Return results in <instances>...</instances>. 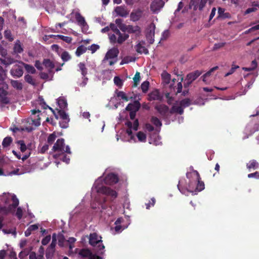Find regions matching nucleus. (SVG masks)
I'll return each mask as SVG.
<instances>
[{"label":"nucleus","mask_w":259,"mask_h":259,"mask_svg":"<svg viewBox=\"0 0 259 259\" xmlns=\"http://www.w3.org/2000/svg\"><path fill=\"white\" fill-rule=\"evenodd\" d=\"M35 66L38 69H39V70L42 69V67L41 66V64L39 61H37L35 62Z\"/></svg>","instance_id":"nucleus-46"},{"label":"nucleus","mask_w":259,"mask_h":259,"mask_svg":"<svg viewBox=\"0 0 259 259\" xmlns=\"http://www.w3.org/2000/svg\"><path fill=\"white\" fill-rule=\"evenodd\" d=\"M78 66L82 75L84 77L87 73V69L86 68L85 65L82 63H80Z\"/></svg>","instance_id":"nucleus-22"},{"label":"nucleus","mask_w":259,"mask_h":259,"mask_svg":"<svg viewBox=\"0 0 259 259\" xmlns=\"http://www.w3.org/2000/svg\"><path fill=\"white\" fill-rule=\"evenodd\" d=\"M40 111L38 109H33L31 110V112L32 114H35L39 112Z\"/></svg>","instance_id":"nucleus-52"},{"label":"nucleus","mask_w":259,"mask_h":259,"mask_svg":"<svg viewBox=\"0 0 259 259\" xmlns=\"http://www.w3.org/2000/svg\"><path fill=\"white\" fill-rule=\"evenodd\" d=\"M57 239L58 240L59 245L61 247L64 246V243L66 241L64 235L63 234H59Z\"/></svg>","instance_id":"nucleus-23"},{"label":"nucleus","mask_w":259,"mask_h":259,"mask_svg":"<svg viewBox=\"0 0 259 259\" xmlns=\"http://www.w3.org/2000/svg\"><path fill=\"white\" fill-rule=\"evenodd\" d=\"M79 255L83 257H89V259H102V257L93 254L88 249H82L79 250Z\"/></svg>","instance_id":"nucleus-6"},{"label":"nucleus","mask_w":259,"mask_h":259,"mask_svg":"<svg viewBox=\"0 0 259 259\" xmlns=\"http://www.w3.org/2000/svg\"><path fill=\"white\" fill-rule=\"evenodd\" d=\"M102 180L96 181L92 190L91 197L95 201L100 202L99 195L101 194H106L109 196H113V191L109 188L100 185L99 183Z\"/></svg>","instance_id":"nucleus-1"},{"label":"nucleus","mask_w":259,"mask_h":259,"mask_svg":"<svg viewBox=\"0 0 259 259\" xmlns=\"http://www.w3.org/2000/svg\"><path fill=\"white\" fill-rule=\"evenodd\" d=\"M51 235H48L46 236L42 240H41V243L44 245H47L51 240Z\"/></svg>","instance_id":"nucleus-36"},{"label":"nucleus","mask_w":259,"mask_h":259,"mask_svg":"<svg viewBox=\"0 0 259 259\" xmlns=\"http://www.w3.org/2000/svg\"><path fill=\"white\" fill-rule=\"evenodd\" d=\"M75 17L78 22V24L82 27V29H86L88 27V25L84 17H83L78 12H76L75 13Z\"/></svg>","instance_id":"nucleus-9"},{"label":"nucleus","mask_w":259,"mask_h":259,"mask_svg":"<svg viewBox=\"0 0 259 259\" xmlns=\"http://www.w3.org/2000/svg\"><path fill=\"white\" fill-rule=\"evenodd\" d=\"M16 215L17 218L20 220L22 218L23 215V211L22 208L20 207L17 208V211L16 213Z\"/></svg>","instance_id":"nucleus-37"},{"label":"nucleus","mask_w":259,"mask_h":259,"mask_svg":"<svg viewBox=\"0 0 259 259\" xmlns=\"http://www.w3.org/2000/svg\"><path fill=\"white\" fill-rule=\"evenodd\" d=\"M99 46L98 45L93 44L90 46L88 49L91 50L92 53H94L98 49H99Z\"/></svg>","instance_id":"nucleus-39"},{"label":"nucleus","mask_w":259,"mask_h":259,"mask_svg":"<svg viewBox=\"0 0 259 259\" xmlns=\"http://www.w3.org/2000/svg\"><path fill=\"white\" fill-rule=\"evenodd\" d=\"M58 25L60 27H62V26L63 25V24H62V23H59Z\"/></svg>","instance_id":"nucleus-63"},{"label":"nucleus","mask_w":259,"mask_h":259,"mask_svg":"<svg viewBox=\"0 0 259 259\" xmlns=\"http://www.w3.org/2000/svg\"><path fill=\"white\" fill-rule=\"evenodd\" d=\"M13 153L18 159L21 158V156L19 154H18L15 151L13 150Z\"/></svg>","instance_id":"nucleus-53"},{"label":"nucleus","mask_w":259,"mask_h":259,"mask_svg":"<svg viewBox=\"0 0 259 259\" xmlns=\"http://www.w3.org/2000/svg\"><path fill=\"white\" fill-rule=\"evenodd\" d=\"M4 199L6 204L9 203L10 199H11L12 202L7 207L0 206V215H5L8 213H13L15 208L19 205V202L18 199L16 197V196L14 194L12 195H10V194L7 195L5 194Z\"/></svg>","instance_id":"nucleus-2"},{"label":"nucleus","mask_w":259,"mask_h":259,"mask_svg":"<svg viewBox=\"0 0 259 259\" xmlns=\"http://www.w3.org/2000/svg\"><path fill=\"white\" fill-rule=\"evenodd\" d=\"M110 30H113V24L111 23L109 26H106L101 30L103 33L109 32Z\"/></svg>","instance_id":"nucleus-34"},{"label":"nucleus","mask_w":259,"mask_h":259,"mask_svg":"<svg viewBox=\"0 0 259 259\" xmlns=\"http://www.w3.org/2000/svg\"><path fill=\"white\" fill-rule=\"evenodd\" d=\"M30 152H29L28 153H27L26 154H25L24 156H23V157L21 158V159L23 160V161H24L26 159H27L29 156H30Z\"/></svg>","instance_id":"nucleus-48"},{"label":"nucleus","mask_w":259,"mask_h":259,"mask_svg":"<svg viewBox=\"0 0 259 259\" xmlns=\"http://www.w3.org/2000/svg\"><path fill=\"white\" fill-rule=\"evenodd\" d=\"M56 138V136L54 134H51L48 138V142L52 144Z\"/></svg>","instance_id":"nucleus-38"},{"label":"nucleus","mask_w":259,"mask_h":259,"mask_svg":"<svg viewBox=\"0 0 259 259\" xmlns=\"http://www.w3.org/2000/svg\"><path fill=\"white\" fill-rule=\"evenodd\" d=\"M38 228V225L37 224H34L30 226L25 232V236L28 237L31 234L32 231L37 230Z\"/></svg>","instance_id":"nucleus-11"},{"label":"nucleus","mask_w":259,"mask_h":259,"mask_svg":"<svg viewBox=\"0 0 259 259\" xmlns=\"http://www.w3.org/2000/svg\"><path fill=\"white\" fill-rule=\"evenodd\" d=\"M57 37L61 39L62 40L65 41L66 42L70 43L72 40V38L70 37L64 36L62 35H57L56 36Z\"/></svg>","instance_id":"nucleus-30"},{"label":"nucleus","mask_w":259,"mask_h":259,"mask_svg":"<svg viewBox=\"0 0 259 259\" xmlns=\"http://www.w3.org/2000/svg\"><path fill=\"white\" fill-rule=\"evenodd\" d=\"M22 252H24V254H26V256L29 253L28 251L25 250L22 251Z\"/></svg>","instance_id":"nucleus-58"},{"label":"nucleus","mask_w":259,"mask_h":259,"mask_svg":"<svg viewBox=\"0 0 259 259\" xmlns=\"http://www.w3.org/2000/svg\"><path fill=\"white\" fill-rule=\"evenodd\" d=\"M1 62L4 65H9L14 63L15 62V60L11 58H7L5 59H2Z\"/></svg>","instance_id":"nucleus-25"},{"label":"nucleus","mask_w":259,"mask_h":259,"mask_svg":"<svg viewBox=\"0 0 259 259\" xmlns=\"http://www.w3.org/2000/svg\"><path fill=\"white\" fill-rule=\"evenodd\" d=\"M113 64V49L109 50L106 54L102 62L103 67H107Z\"/></svg>","instance_id":"nucleus-4"},{"label":"nucleus","mask_w":259,"mask_h":259,"mask_svg":"<svg viewBox=\"0 0 259 259\" xmlns=\"http://www.w3.org/2000/svg\"><path fill=\"white\" fill-rule=\"evenodd\" d=\"M12 141V139L11 137H6L4 139L2 145L4 147H7L10 145Z\"/></svg>","instance_id":"nucleus-27"},{"label":"nucleus","mask_w":259,"mask_h":259,"mask_svg":"<svg viewBox=\"0 0 259 259\" xmlns=\"http://www.w3.org/2000/svg\"><path fill=\"white\" fill-rule=\"evenodd\" d=\"M25 256H26V254H24V252H22V251L20 252V253L19 254V257L20 258H22Z\"/></svg>","instance_id":"nucleus-51"},{"label":"nucleus","mask_w":259,"mask_h":259,"mask_svg":"<svg viewBox=\"0 0 259 259\" xmlns=\"http://www.w3.org/2000/svg\"><path fill=\"white\" fill-rule=\"evenodd\" d=\"M13 50L15 53H21L23 51V50L20 45V42L19 40L16 41Z\"/></svg>","instance_id":"nucleus-15"},{"label":"nucleus","mask_w":259,"mask_h":259,"mask_svg":"<svg viewBox=\"0 0 259 259\" xmlns=\"http://www.w3.org/2000/svg\"><path fill=\"white\" fill-rule=\"evenodd\" d=\"M4 21V19L2 17H0V26H1V27H3Z\"/></svg>","instance_id":"nucleus-54"},{"label":"nucleus","mask_w":259,"mask_h":259,"mask_svg":"<svg viewBox=\"0 0 259 259\" xmlns=\"http://www.w3.org/2000/svg\"><path fill=\"white\" fill-rule=\"evenodd\" d=\"M21 64L22 65H24L26 70L28 72L32 73V74H33L35 72V69L32 65L24 64V63H22Z\"/></svg>","instance_id":"nucleus-19"},{"label":"nucleus","mask_w":259,"mask_h":259,"mask_svg":"<svg viewBox=\"0 0 259 259\" xmlns=\"http://www.w3.org/2000/svg\"><path fill=\"white\" fill-rule=\"evenodd\" d=\"M8 89L4 86L0 87V102L3 104H7L10 102L9 99L7 97Z\"/></svg>","instance_id":"nucleus-7"},{"label":"nucleus","mask_w":259,"mask_h":259,"mask_svg":"<svg viewBox=\"0 0 259 259\" xmlns=\"http://www.w3.org/2000/svg\"><path fill=\"white\" fill-rule=\"evenodd\" d=\"M4 175V172H3V170H2V169L0 168V176L1 175Z\"/></svg>","instance_id":"nucleus-60"},{"label":"nucleus","mask_w":259,"mask_h":259,"mask_svg":"<svg viewBox=\"0 0 259 259\" xmlns=\"http://www.w3.org/2000/svg\"><path fill=\"white\" fill-rule=\"evenodd\" d=\"M19 169H17L16 170H15L13 171V174H15V175H21V174H23L24 172H19Z\"/></svg>","instance_id":"nucleus-49"},{"label":"nucleus","mask_w":259,"mask_h":259,"mask_svg":"<svg viewBox=\"0 0 259 259\" xmlns=\"http://www.w3.org/2000/svg\"><path fill=\"white\" fill-rule=\"evenodd\" d=\"M66 241L69 243V248L71 249L73 247L72 244H73L76 241V239L74 237H70Z\"/></svg>","instance_id":"nucleus-40"},{"label":"nucleus","mask_w":259,"mask_h":259,"mask_svg":"<svg viewBox=\"0 0 259 259\" xmlns=\"http://www.w3.org/2000/svg\"><path fill=\"white\" fill-rule=\"evenodd\" d=\"M55 249L49 246L46 250V256L47 258H51L54 255Z\"/></svg>","instance_id":"nucleus-16"},{"label":"nucleus","mask_w":259,"mask_h":259,"mask_svg":"<svg viewBox=\"0 0 259 259\" xmlns=\"http://www.w3.org/2000/svg\"><path fill=\"white\" fill-rule=\"evenodd\" d=\"M90 244L95 248L96 251L99 254H102L104 252V246L102 244L101 237L97 233L91 234L89 237Z\"/></svg>","instance_id":"nucleus-3"},{"label":"nucleus","mask_w":259,"mask_h":259,"mask_svg":"<svg viewBox=\"0 0 259 259\" xmlns=\"http://www.w3.org/2000/svg\"><path fill=\"white\" fill-rule=\"evenodd\" d=\"M18 130H19L18 128L16 127V128H14L13 131L14 132H16V131H17Z\"/></svg>","instance_id":"nucleus-62"},{"label":"nucleus","mask_w":259,"mask_h":259,"mask_svg":"<svg viewBox=\"0 0 259 259\" xmlns=\"http://www.w3.org/2000/svg\"><path fill=\"white\" fill-rule=\"evenodd\" d=\"M109 38L111 42L113 41V34L110 35V34H109Z\"/></svg>","instance_id":"nucleus-55"},{"label":"nucleus","mask_w":259,"mask_h":259,"mask_svg":"<svg viewBox=\"0 0 259 259\" xmlns=\"http://www.w3.org/2000/svg\"><path fill=\"white\" fill-rule=\"evenodd\" d=\"M102 1L103 4L104 5H106L108 4L109 0H102Z\"/></svg>","instance_id":"nucleus-56"},{"label":"nucleus","mask_w":259,"mask_h":259,"mask_svg":"<svg viewBox=\"0 0 259 259\" xmlns=\"http://www.w3.org/2000/svg\"><path fill=\"white\" fill-rule=\"evenodd\" d=\"M87 51V48L83 46L78 47L76 51L75 54L77 56H80Z\"/></svg>","instance_id":"nucleus-18"},{"label":"nucleus","mask_w":259,"mask_h":259,"mask_svg":"<svg viewBox=\"0 0 259 259\" xmlns=\"http://www.w3.org/2000/svg\"><path fill=\"white\" fill-rule=\"evenodd\" d=\"M18 143L20 146V150L21 152H25L27 149V147L24 143V142L23 141L20 140L18 142Z\"/></svg>","instance_id":"nucleus-35"},{"label":"nucleus","mask_w":259,"mask_h":259,"mask_svg":"<svg viewBox=\"0 0 259 259\" xmlns=\"http://www.w3.org/2000/svg\"><path fill=\"white\" fill-rule=\"evenodd\" d=\"M4 35L6 38L8 39L9 41H12L13 40V37L12 36L11 32L9 30H6L5 31Z\"/></svg>","instance_id":"nucleus-31"},{"label":"nucleus","mask_w":259,"mask_h":259,"mask_svg":"<svg viewBox=\"0 0 259 259\" xmlns=\"http://www.w3.org/2000/svg\"><path fill=\"white\" fill-rule=\"evenodd\" d=\"M6 255V252L5 250H1L0 251V259H4Z\"/></svg>","instance_id":"nucleus-44"},{"label":"nucleus","mask_w":259,"mask_h":259,"mask_svg":"<svg viewBox=\"0 0 259 259\" xmlns=\"http://www.w3.org/2000/svg\"><path fill=\"white\" fill-rule=\"evenodd\" d=\"M39 251L40 252V254L43 255V248L42 247H40Z\"/></svg>","instance_id":"nucleus-57"},{"label":"nucleus","mask_w":259,"mask_h":259,"mask_svg":"<svg viewBox=\"0 0 259 259\" xmlns=\"http://www.w3.org/2000/svg\"><path fill=\"white\" fill-rule=\"evenodd\" d=\"M88 78L87 77H84L82 81L80 83V86L84 87L87 83Z\"/></svg>","instance_id":"nucleus-43"},{"label":"nucleus","mask_w":259,"mask_h":259,"mask_svg":"<svg viewBox=\"0 0 259 259\" xmlns=\"http://www.w3.org/2000/svg\"><path fill=\"white\" fill-rule=\"evenodd\" d=\"M103 79L110 80L112 77V70H105L103 72Z\"/></svg>","instance_id":"nucleus-20"},{"label":"nucleus","mask_w":259,"mask_h":259,"mask_svg":"<svg viewBox=\"0 0 259 259\" xmlns=\"http://www.w3.org/2000/svg\"><path fill=\"white\" fill-rule=\"evenodd\" d=\"M64 140L63 139H59L57 140L53 146L52 150L54 151L63 152V150H64Z\"/></svg>","instance_id":"nucleus-8"},{"label":"nucleus","mask_w":259,"mask_h":259,"mask_svg":"<svg viewBox=\"0 0 259 259\" xmlns=\"http://www.w3.org/2000/svg\"><path fill=\"white\" fill-rule=\"evenodd\" d=\"M46 232V230H41V232H42V234L45 233Z\"/></svg>","instance_id":"nucleus-64"},{"label":"nucleus","mask_w":259,"mask_h":259,"mask_svg":"<svg viewBox=\"0 0 259 259\" xmlns=\"http://www.w3.org/2000/svg\"><path fill=\"white\" fill-rule=\"evenodd\" d=\"M62 160L63 161H64L66 163L68 164L69 162L70 158H69V157H68L67 156L64 155L63 157L62 158Z\"/></svg>","instance_id":"nucleus-45"},{"label":"nucleus","mask_w":259,"mask_h":259,"mask_svg":"<svg viewBox=\"0 0 259 259\" xmlns=\"http://www.w3.org/2000/svg\"><path fill=\"white\" fill-rule=\"evenodd\" d=\"M57 239L56 235L55 234H54L52 236V241L49 246L51 247V248L55 249V246L57 243Z\"/></svg>","instance_id":"nucleus-32"},{"label":"nucleus","mask_w":259,"mask_h":259,"mask_svg":"<svg viewBox=\"0 0 259 259\" xmlns=\"http://www.w3.org/2000/svg\"><path fill=\"white\" fill-rule=\"evenodd\" d=\"M3 232L5 233V234H13L14 236H16V232L15 230H7V229H3Z\"/></svg>","instance_id":"nucleus-41"},{"label":"nucleus","mask_w":259,"mask_h":259,"mask_svg":"<svg viewBox=\"0 0 259 259\" xmlns=\"http://www.w3.org/2000/svg\"><path fill=\"white\" fill-rule=\"evenodd\" d=\"M48 149H49V145L47 144H45L41 147V149L40 150V152L41 153H44L48 150Z\"/></svg>","instance_id":"nucleus-42"},{"label":"nucleus","mask_w":259,"mask_h":259,"mask_svg":"<svg viewBox=\"0 0 259 259\" xmlns=\"http://www.w3.org/2000/svg\"><path fill=\"white\" fill-rule=\"evenodd\" d=\"M82 115L83 117L85 118H88L90 116V114L89 113V112H84Z\"/></svg>","instance_id":"nucleus-50"},{"label":"nucleus","mask_w":259,"mask_h":259,"mask_svg":"<svg viewBox=\"0 0 259 259\" xmlns=\"http://www.w3.org/2000/svg\"><path fill=\"white\" fill-rule=\"evenodd\" d=\"M58 115L62 120H68L70 119L68 115L63 110H58Z\"/></svg>","instance_id":"nucleus-17"},{"label":"nucleus","mask_w":259,"mask_h":259,"mask_svg":"<svg viewBox=\"0 0 259 259\" xmlns=\"http://www.w3.org/2000/svg\"><path fill=\"white\" fill-rule=\"evenodd\" d=\"M63 152H65L67 153H69V154H70L71 153V151H70V148L69 147V146H65L64 147V150H63Z\"/></svg>","instance_id":"nucleus-47"},{"label":"nucleus","mask_w":259,"mask_h":259,"mask_svg":"<svg viewBox=\"0 0 259 259\" xmlns=\"http://www.w3.org/2000/svg\"><path fill=\"white\" fill-rule=\"evenodd\" d=\"M70 119L68 120H62L59 122V124L60 126L62 128H66L68 126V122L69 121Z\"/></svg>","instance_id":"nucleus-33"},{"label":"nucleus","mask_w":259,"mask_h":259,"mask_svg":"<svg viewBox=\"0 0 259 259\" xmlns=\"http://www.w3.org/2000/svg\"><path fill=\"white\" fill-rule=\"evenodd\" d=\"M2 219H1L0 218V229L2 228V226H3V224H2Z\"/></svg>","instance_id":"nucleus-59"},{"label":"nucleus","mask_w":259,"mask_h":259,"mask_svg":"<svg viewBox=\"0 0 259 259\" xmlns=\"http://www.w3.org/2000/svg\"><path fill=\"white\" fill-rule=\"evenodd\" d=\"M58 104L60 108L61 109L66 108L67 105L66 100L63 98H60L58 99Z\"/></svg>","instance_id":"nucleus-21"},{"label":"nucleus","mask_w":259,"mask_h":259,"mask_svg":"<svg viewBox=\"0 0 259 259\" xmlns=\"http://www.w3.org/2000/svg\"><path fill=\"white\" fill-rule=\"evenodd\" d=\"M38 101L39 102V104L41 106V107L44 109H47V108H49L54 114L55 115V117L56 118H58V115H56L55 113V111L51 107H50L49 106H48L46 103L45 102L44 99L42 97H39L38 98Z\"/></svg>","instance_id":"nucleus-13"},{"label":"nucleus","mask_w":259,"mask_h":259,"mask_svg":"<svg viewBox=\"0 0 259 259\" xmlns=\"http://www.w3.org/2000/svg\"><path fill=\"white\" fill-rule=\"evenodd\" d=\"M11 84L14 88L17 90H21L23 88L22 83L18 80H11Z\"/></svg>","instance_id":"nucleus-14"},{"label":"nucleus","mask_w":259,"mask_h":259,"mask_svg":"<svg viewBox=\"0 0 259 259\" xmlns=\"http://www.w3.org/2000/svg\"><path fill=\"white\" fill-rule=\"evenodd\" d=\"M104 183L106 185H112L113 183V174L110 173L108 175L104 180Z\"/></svg>","instance_id":"nucleus-12"},{"label":"nucleus","mask_w":259,"mask_h":259,"mask_svg":"<svg viewBox=\"0 0 259 259\" xmlns=\"http://www.w3.org/2000/svg\"><path fill=\"white\" fill-rule=\"evenodd\" d=\"M19 20L23 22L24 21V19L23 18H22H22H19Z\"/></svg>","instance_id":"nucleus-61"},{"label":"nucleus","mask_w":259,"mask_h":259,"mask_svg":"<svg viewBox=\"0 0 259 259\" xmlns=\"http://www.w3.org/2000/svg\"><path fill=\"white\" fill-rule=\"evenodd\" d=\"M11 74L15 77H20L23 73V66L19 65H15L10 70Z\"/></svg>","instance_id":"nucleus-5"},{"label":"nucleus","mask_w":259,"mask_h":259,"mask_svg":"<svg viewBox=\"0 0 259 259\" xmlns=\"http://www.w3.org/2000/svg\"><path fill=\"white\" fill-rule=\"evenodd\" d=\"M24 78H25V81L27 82H28V83L31 84L32 85L35 84V82H34L32 77L31 75H30L29 74L26 75L24 76Z\"/></svg>","instance_id":"nucleus-29"},{"label":"nucleus","mask_w":259,"mask_h":259,"mask_svg":"<svg viewBox=\"0 0 259 259\" xmlns=\"http://www.w3.org/2000/svg\"><path fill=\"white\" fill-rule=\"evenodd\" d=\"M43 255L39 254L36 255L35 252H31L29 254V259H43Z\"/></svg>","instance_id":"nucleus-28"},{"label":"nucleus","mask_w":259,"mask_h":259,"mask_svg":"<svg viewBox=\"0 0 259 259\" xmlns=\"http://www.w3.org/2000/svg\"><path fill=\"white\" fill-rule=\"evenodd\" d=\"M44 65L46 67L51 69L54 68V64L49 59H45L43 62Z\"/></svg>","instance_id":"nucleus-24"},{"label":"nucleus","mask_w":259,"mask_h":259,"mask_svg":"<svg viewBox=\"0 0 259 259\" xmlns=\"http://www.w3.org/2000/svg\"><path fill=\"white\" fill-rule=\"evenodd\" d=\"M6 75V71L0 66V87L4 86L5 88H8V85L5 81Z\"/></svg>","instance_id":"nucleus-10"},{"label":"nucleus","mask_w":259,"mask_h":259,"mask_svg":"<svg viewBox=\"0 0 259 259\" xmlns=\"http://www.w3.org/2000/svg\"><path fill=\"white\" fill-rule=\"evenodd\" d=\"M61 57L62 58V59L64 61H67L68 60H69L70 59H71V56L70 55H69V54L66 52V51H65V52H63L61 55Z\"/></svg>","instance_id":"nucleus-26"}]
</instances>
